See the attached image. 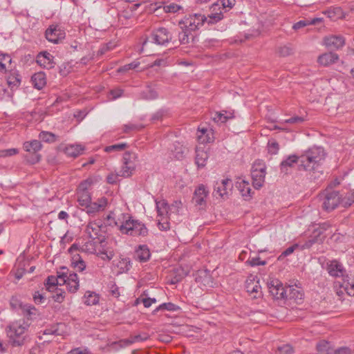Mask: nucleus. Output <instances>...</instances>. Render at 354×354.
<instances>
[{"label":"nucleus","mask_w":354,"mask_h":354,"mask_svg":"<svg viewBox=\"0 0 354 354\" xmlns=\"http://www.w3.org/2000/svg\"><path fill=\"white\" fill-rule=\"evenodd\" d=\"M326 155L323 147L313 146L308 148L299 155L298 169L309 173L320 172Z\"/></svg>","instance_id":"f257e3e1"},{"label":"nucleus","mask_w":354,"mask_h":354,"mask_svg":"<svg viewBox=\"0 0 354 354\" xmlns=\"http://www.w3.org/2000/svg\"><path fill=\"white\" fill-rule=\"evenodd\" d=\"M29 324L24 320L11 322L6 328L8 335L14 346H21L25 344V337L23 335L28 330Z\"/></svg>","instance_id":"f03ea898"},{"label":"nucleus","mask_w":354,"mask_h":354,"mask_svg":"<svg viewBox=\"0 0 354 354\" xmlns=\"http://www.w3.org/2000/svg\"><path fill=\"white\" fill-rule=\"evenodd\" d=\"M120 230L122 234L131 236H145L148 234V230L145 224L139 222L138 220H134L129 217L128 220L125 221L120 226Z\"/></svg>","instance_id":"7ed1b4c3"},{"label":"nucleus","mask_w":354,"mask_h":354,"mask_svg":"<svg viewBox=\"0 0 354 354\" xmlns=\"http://www.w3.org/2000/svg\"><path fill=\"white\" fill-rule=\"evenodd\" d=\"M106 225L102 220L90 221L86 227L85 232L88 238L93 240H97L101 246H104L105 243L104 236L102 233L105 232Z\"/></svg>","instance_id":"20e7f679"},{"label":"nucleus","mask_w":354,"mask_h":354,"mask_svg":"<svg viewBox=\"0 0 354 354\" xmlns=\"http://www.w3.org/2000/svg\"><path fill=\"white\" fill-rule=\"evenodd\" d=\"M137 155L134 152L126 151L123 154L120 176L124 178L131 176L136 167Z\"/></svg>","instance_id":"39448f33"},{"label":"nucleus","mask_w":354,"mask_h":354,"mask_svg":"<svg viewBox=\"0 0 354 354\" xmlns=\"http://www.w3.org/2000/svg\"><path fill=\"white\" fill-rule=\"evenodd\" d=\"M171 41V36L169 32L164 28H160L151 33L150 36L144 38L142 44L148 43L155 44H165Z\"/></svg>","instance_id":"423d86ee"},{"label":"nucleus","mask_w":354,"mask_h":354,"mask_svg":"<svg viewBox=\"0 0 354 354\" xmlns=\"http://www.w3.org/2000/svg\"><path fill=\"white\" fill-rule=\"evenodd\" d=\"M322 197L323 198V208L327 212H330L335 209L340 202L339 192L331 190L330 187L326 189L322 194Z\"/></svg>","instance_id":"0eeeda50"},{"label":"nucleus","mask_w":354,"mask_h":354,"mask_svg":"<svg viewBox=\"0 0 354 354\" xmlns=\"http://www.w3.org/2000/svg\"><path fill=\"white\" fill-rule=\"evenodd\" d=\"M62 271L58 272V277L62 279V283H66L69 292L75 293L79 288V278L76 273L68 274V269L62 267Z\"/></svg>","instance_id":"6e6552de"},{"label":"nucleus","mask_w":354,"mask_h":354,"mask_svg":"<svg viewBox=\"0 0 354 354\" xmlns=\"http://www.w3.org/2000/svg\"><path fill=\"white\" fill-rule=\"evenodd\" d=\"M205 20L206 17L201 14L189 15L185 17L180 21V24L183 25L181 26L182 28H185V30L192 32L198 29L200 26H202Z\"/></svg>","instance_id":"1a4fd4ad"},{"label":"nucleus","mask_w":354,"mask_h":354,"mask_svg":"<svg viewBox=\"0 0 354 354\" xmlns=\"http://www.w3.org/2000/svg\"><path fill=\"white\" fill-rule=\"evenodd\" d=\"M284 287L283 283L277 279H272L268 282V288L271 295L275 299H285L288 290Z\"/></svg>","instance_id":"9d476101"},{"label":"nucleus","mask_w":354,"mask_h":354,"mask_svg":"<svg viewBox=\"0 0 354 354\" xmlns=\"http://www.w3.org/2000/svg\"><path fill=\"white\" fill-rule=\"evenodd\" d=\"M41 147L42 145L41 142L37 140L25 142L24 143V149L28 152L33 153V156L30 158H26L28 162L33 165L39 161L40 156L37 153L41 150Z\"/></svg>","instance_id":"9b49d317"},{"label":"nucleus","mask_w":354,"mask_h":354,"mask_svg":"<svg viewBox=\"0 0 354 354\" xmlns=\"http://www.w3.org/2000/svg\"><path fill=\"white\" fill-rule=\"evenodd\" d=\"M46 39L52 43L61 41L66 36L65 31L58 25H51L45 32Z\"/></svg>","instance_id":"f8f14e48"},{"label":"nucleus","mask_w":354,"mask_h":354,"mask_svg":"<svg viewBox=\"0 0 354 354\" xmlns=\"http://www.w3.org/2000/svg\"><path fill=\"white\" fill-rule=\"evenodd\" d=\"M266 166L254 165L251 171L252 185L254 188L259 189L263 186L266 176Z\"/></svg>","instance_id":"ddd939ff"},{"label":"nucleus","mask_w":354,"mask_h":354,"mask_svg":"<svg viewBox=\"0 0 354 354\" xmlns=\"http://www.w3.org/2000/svg\"><path fill=\"white\" fill-rule=\"evenodd\" d=\"M326 270L330 276L333 277H344L346 270L343 265L336 259L328 261L326 265Z\"/></svg>","instance_id":"4468645a"},{"label":"nucleus","mask_w":354,"mask_h":354,"mask_svg":"<svg viewBox=\"0 0 354 354\" xmlns=\"http://www.w3.org/2000/svg\"><path fill=\"white\" fill-rule=\"evenodd\" d=\"M208 190L203 185H200L194 191L192 201L200 208H203L206 205V198L208 195Z\"/></svg>","instance_id":"2eb2a0df"},{"label":"nucleus","mask_w":354,"mask_h":354,"mask_svg":"<svg viewBox=\"0 0 354 354\" xmlns=\"http://www.w3.org/2000/svg\"><path fill=\"white\" fill-rule=\"evenodd\" d=\"M87 185L86 181L82 182L78 188L77 202L82 208L85 207L91 201V194L87 190Z\"/></svg>","instance_id":"dca6fc26"},{"label":"nucleus","mask_w":354,"mask_h":354,"mask_svg":"<svg viewBox=\"0 0 354 354\" xmlns=\"http://www.w3.org/2000/svg\"><path fill=\"white\" fill-rule=\"evenodd\" d=\"M107 205V199L104 197L99 198L95 202H90L85 207L82 208L88 215H94L97 212L104 209Z\"/></svg>","instance_id":"f3484780"},{"label":"nucleus","mask_w":354,"mask_h":354,"mask_svg":"<svg viewBox=\"0 0 354 354\" xmlns=\"http://www.w3.org/2000/svg\"><path fill=\"white\" fill-rule=\"evenodd\" d=\"M299 155H290L280 163V171L284 174H288L290 169L292 168L296 164L299 165Z\"/></svg>","instance_id":"a211bd4d"},{"label":"nucleus","mask_w":354,"mask_h":354,"mask_svg":"<svg viewBox=\"0 0 354 354\" xmlns=\"http://www.w3.org/2000/svg\"><path fill=\"white\" fill-rule=\"evenodd\" d=\"M232 180L229 178L223 179L220 183L216 182L214 185V194H218L221 197L227 195V189L232 187Z\"/></svg>","instance_id":"6ab92c4d"},{"label":"nucleus","mask_w":354,"mask_h":354,"mask_svg":"<svg viewBox=\"0 0 354 354\" xmlns=\"http://www.w3.org/2000/svg\"><path fill=\"white\" fill-rule=\"evenodd\" d=\"M286 290H288V292L285 299H292L297 303H299L302 300L304 293L299 288L288 286L286 287Z\"/></svg>","instance_id":"aec40b11"},{"label":"nucleus","mask_w":354,"mask_h":354,"mask_svg":"<svg viewBox=\"0 0 354 354\" xmlns=\"http://www.w3.org/2000/svg\"><path fill=\"white\" fill-rule=\"evenodd\" d=\"M151 257L149 249L146 245H139L135 252V259L140 262L147 261Z\"/></svg>","instance_id":"412c9836"},{"label":"nucleus","mask_w":354,"mask_h":354,"mask_svg":"<svg viewBox=\"0 0 354 354\" xmlns=\"http://www.w3.org/2000/svg\"><path fill=\"white\" fill-rule=\"evenodd\" d=\"M31 81L35 88L41 90L46 84V74L41 71L35 73L31 77Z\"/></svg>","instance_id":"4be33fe9"},{"label":"nucleus","mask_w":354,"mask_h":354,"mask_svg":"<svg viewBox=\"0 0 354 354\" xmlns=\"http://www.w3.org/2000/svg\"><path fill=\"white\" fill-rule=\"evenodd\" d=\"M338 58L339 57L336 53L330 52L319 55L317 61L321 65L328 66L336 62Z\"/></svg>","instance_id":"5701e85b"},{"label":"nucleus","mask_w":354,"mask_h":354,"mask_svg":"<svg viewBox=\"0 0 354 354\" xmlns=\"http://www.w3.org/2000/svg\"><path fill=\"white\" fill-rule=\"evenodd\" d=\"M183 30L179 33V41L181 43V44H189L190 42L194 43L198 41L196 40V37L194 35V34L190 32L189 30H185V28H182Z\"/></svg>","instance_id":"b1692460"},{"label":"nucleus","mask_w":354,"mask_h":354,"mask_svg":"<svg viewBox=\"0 0 354 354\" xmlns=\"http://www.w3.org/2000/svg\"><path fill=\"white\" fill-rule=\"evenodd\" d=\"M84 150V147L80 145H72L65 148V153L68 156L76 158Z\"/></svg>","instance_id":"393cba45"},{"label":"nucleus","mask_w":354,"mask_h":354,"mask_svg":"<svg viewBox=\"0 0 354 354\" xmlns=\"http://www.w3.org/2000/svg\"><path fill=\"white\" fill-rule=\"evenodd\" d=\"M116 266L120 274L127 272L131 268V260L129 257H120Z\"/></svg>","instance_id":"a878e982"},{"label":"nucleus","mask_w":354,"mask_h":354,"mask_svg":"<svg viewBox=\"0 0 354 354\" xmlns=\"http://www.w3.org/2000/svg\"><path fill=\"white\" fill-rule=\"evenodd\" d=\"M208 154L203 149H196L195 162L198 167H203L208 159Z\"/></svg>","instance_id":"bb28decb"},{"label":"nucleus","mask_w":354,"mask_h":354,"mask_svg":"<svg viewBox=\"0 0 354 354\" xmlns=\"http://www.w3.org/2000/svg\"><path fill=\"white\" fill-rule=\"evenodd\" d=\"M346 40L341 35H330L324 39V44H344Z\"/></svg>","instance_id":"cd10ccee"},{"label":"nucleus","mask_w":354,"mask_h":354,"mask_svg":"<svg viewBox=\"0 0 354 354\" xmlns=\"http://www.w3.org/2000/svg\"><path fill=\"white\" fill-rule=\"evenodd\" d=\"M53 57L48 52L44 51L39 53L37 55V63L43 65H49V67H53Z\"/></svg>","instance_id":"c85d7f7f"},{"label":"nucleus","mask_w":354,"mask_h":354,"mask_svg":"<svg viewBox=\"0 0 354 354\" xmlns=\"http://www.w3.org/2000/svg\"><path fill=\"white\" fill-rule=\"evenodd\" d=\"M196 281L203 286H207L212 282L211 276L207 270L199 271L196 277Z\"/></svg>","instance_id":"c756f323"},{"label":"nucleus","mask_w":354,"mask_h":354,"mask_svg":"<svg viewBox=\"0 0 354 354\" xmlns=\"http://www.w3.org/2000/svg\"><path fill=\"white\" fill-rule=\"evenodd\" d=\"M97 256L100 257L104 261H111L114 257V252L113 250H109L105 248V243L104 246L102 247L100 244V248L97 253Z\"/></svg>","instance_id":"7c9ffc66"},{"label":"nucleus","mask_w":354,"mask_h":354,"mask_svg":"<svg viewBox=\"0 0 354 354\" xmlns=\"http://www.w3.org/2000/svg\"><path fill=\"white\" fill-rule=\"evenodd\" d=\"M149 337L147 333H143L142 335H131L128 339L122 340V342L126 345H130L138 342H144L148 339Z\"/></svg>","instance_id":"2f4dec72"},{"label":"nucleus","mask_w":354,"mask_h":354,"mask_svg":"<svg viewBox=\"0 0 354 354\" xmlns=\"http://www.w3.org/2000/svg\"><path fill=\"white\" fill-rule=\"evenodd\" d=\"M58 283L59 279H57V277L51 275L48 277V278L46 279L44 285L48 291L54 292V290L57 289Z\"/></svg>","instance_id":"473e14b6"},{"label":"nucleus","mask_w":354,"mask_h":354,"mask_svg":"<svg viewBox=\"0 0 354 354\" xmlns=\"http://www.w3.org/2000/svg\"><path fill=\"white\" fill-rule=\"evenodd\" d=\"M84 304L87 306H92L98 304L99 296L94 292L86 291L84 295Z\"/></svg>","instance_id":"72a5a7b5"},{"label":"nucleus","mask_w":354,"mask_h":354,"mask_svg":"<svg viewBox=\"0 0 354 354\" xmlns=\"http://www.w3.org/2000/svg\"><path fill=\"white\" fill-rule=\"evenodd\" d=\"M71 266L79 272L86 268V263L79 254L73 257Z\"/></svg>","instance_id":"f704fd0d"},{"label":"nucleus","mask_w":354,"mask_h":354,"mask_svg":"<svg viewBox=\"0 0 354 354\" xmlns=\"http://www.w3.org/2000/svg\"><path fill=\"white\" fill-rule=\"evenodd\" d=\"M97 243H99L97 240L95 241V240L92 239L91 241L86 242L82 245V248L87 252L97 254L100 248V246L98 247Z\"/></svg>","instance_id":"c9c22d12"},{"label":"nucleus","mask_w":354,"mask_h":354,"mask_svg":"<svg viewBox=\"0 0 354 354\" xmlns=\"http://www.w3.org/2000/svg\"><path fill=\"white\" fill-rule=\"evenodd\" d=\"M321 20H322V19H320V18H314V19H311L301 20V21L295 23L293 25L292 28L295 30H299V29L302 28L308 25L316 24L317 22L321 21Z\"/></svg>","instance_id":"e433bc0d"},{"label":"nucleus","mask_w":354,"mask_h":354,"mask_svg":"<svg viewBox=\"0 0 354 354\" xmlns=\"http://www.w3.org/2000/svg\"><path fill=\"white\" fill-rule=\"evenodd\" d=\"M239 189L241 195L245 198H250L251 197V188L250 187L249 183L245 180H242L239 183Z\"/></svg>","instance_id":"4c0bfd02"},{"label":"nucleus","mask_w":354,"mask_h":354,"mask_svg":"<svg viewBox=\"0 0 354 354\" xmlns=\"http://www.w3.org/2000/svg\"><path fill=\"white\" fill-rule=\"evenodd\" d=\"M39 138L41 141L48 143H53L57 140V136L48 131H41Z\"/></svg>","instance_id":"58836bf2"},{"label":"nucleus","mask_w":354,"mask_h":354,"mask_svg":"<svg viewBox=\"0 0 354 354\" xmlns=\"http://www.w3.org/2000/svg\"><path fill=\"white\" fill-rule=\"evenodd\" d=\"M179 309H180V307L173 303H171V302L163 303V304H160L158 308H156L153 311V313L156 314L158 311L164 310L174 312V311H177Z\"/></svg>","instance_id":"ea45409f"},{"label":"nucleus","mask_w":354,"mask_h":354,"mask_svg":"<svg viewBox=\"0 0 354 354\" xmlns=\"http://www.w3.org/2000/svg\"><path fill=\"white\" fill-rule=\"evenodd\" d=\"M7 81L10 86H18L21 83L20 75L16 71L10 72Z\"/></svg>","instance_id":"a19ab883"},{"label":"nucleus","mask_w":354,"mask_h":354,"mask_svg":"<svg viewBox=\"0 0 354 354\" xmlns=\"http://www.w3.org/2000/svg\"><path fill=\"white\" fill-rule=\"evenodd\" d=\"M158 97V93L153 88L148 87L146 91L140 93V98L143 100H154Z\"/></svg>","instance_id":"79ce46f5"},{"label":"nucleus","mask_w":354,"mask_h":354,"mask_svg":"<svg viewBox=\"0 0 354 354\" xmlns=\"http://www.w3.org/2000/svg\"><path fill=\"white\" fill-rule=\"evenodd\" d=\"M245 288L250 294H261V286L258 282L255 283L252 281L247 282Z\"/></svg>","instance_id":"37998d69"},{"label":"nucleus","mask_w":354,"mask_h":354,"mask_svg":"<svg viewBox=\"0 0 354 354\" xmlns=\"http://www.w3.org/2000/svg\"><path fill=\"white\" fill-rule=\"evenodd\" d=\"M127 147L128 145L127 143H118L106 147L104 151L108 153L112 151H121L124 150Z\"/></svg>","instance_id":"c03bdc74"},{"label":"nucleus","mask_w":354,"mask_h":354,"mask_svg":"<svg viewBox=\"0 0 354 354\" xmlns=\"http://www.w3.org/2000/svg\"><path fill=\"white\" fill-rule=\"evenodd\" d=\"M6 62L10 64L12 62V59L8 54H1L0 55V72L6 71Z\"/></svg>","instance_id":"a18cd8bd"},{"label":"nucleus","mask_w":354,"mask_h":354,"mask_svg":"<svg viewBox=\"0 0 354 354\" xmlns=\"http://www.w3.org/2000/svg\"><path fill=\"white\" fill-rule=\"evenodd\" d=\"M61 326H62V324H57L56 325L51 326L50 328H46L44 330L43 334L61 335L62 333L59 331V327Z\"/></svg>","instance_id":"49530a36"},{"label":"nucleus","mask_w":354,"mask_h":354,"mask_svg":"<svg viewBox=\"0 0 354 354\" xmlns=\"http://www.w3.org/2000/svg\"><path fill=\"white\" fill-rule=\"evenodd\" d=\"M72 68L73 66L70 63H63L59 66V73L60 75L65 77L72 71Z\"/></svg>","instance_id":"de8ad7c7"},{"label":"nucleus","mask_w":354,"mask_h":354,"mask_svg":"<svg viewBox=\"0 0 354 354\" xmlns=\"http://www.w3.org/2000/svg\"><path fill=\"white\" fill-rule=\"evenodd\" d=\"M156 208L158 214L160 216H162L168 212V204L165 201L157 202Z\"/></svg>","instance_id":"09e8293b"},{"label":"nucleus","mask_w":354,"mask_h":354,"mask_svg":"<svg viewBox=\"0 0 354 354\" xmlns=\"http://www.w3.org/2000/svg\"><path fill=\"white\" fill-rule=\"evenodd\" d=\"M227 112L225 111V113L221 112H216L212 116V119L215 122L225 123L229 118L231 117L225 115Z\"/></svg>","instance_id":"8fccbe9b"},{"label":"nucleus","mask_w":354,"mask_h":354,"mask_svg":"<svg viewBox=\"0 0 354 354\" xmlns=\"http://www.w3.org/2000/svg\"><path fill=\"white\" fill-rule=\"evenodd\" d=\"M19 308H21L22 310V311L24 313H26V315L28 316L35 315V311L37 310L35 307L33 306L32 305L24 304H19Z\"/></svg>","instance_id":"3c124183"},{"label":"nucleus","mask_w":354,"mask_h":354,"mask_svg":"<svg viewBox=\"0 0 354 354\" xmlns=\"http://www.w3.org/2000/svg\"><path fill=\"white\" fill-rule=\"evenodd\" d=\"M279 149V143L276 140H269L268 143V150L271 154H277Z\"/></svg>","instance_id":"603ef678"},{"label":"nucleus","mask_w":354,"mask_h":354,"mask_svg":"<svg viewBox=\"0 0 354 354\" xmlns=\"http://www.w3.org/2000/svg\"><path fill=\"white\" fill-rule=\"evenodd\" d=\"M19 153L16 148L6 149L0 150V158H6L15 156Z\"/></svg>","instance_id":"864d4df0"},{"label":"nucleus","mask_w":354,"mask_h":354,"mask_svg":"<svg viewBox=\"0 0 354 354\" xmlns=\"http://www.w3.org/2000/svg\"><path fill=\"white\" fill-rule=\"evenodd\" d=\"M139 65H140V62H139L134 61V62H131L130 64H125V65L120 67L118 69V73L126 72V71H127L129 70L136 68Z\"/></svg>","instance_id":"5fc2aeb1"},{"label":"nucleus","mask_w":354,"mask_h":354,"mask_svg":"<svg viewBox=\"0 0 354 354\" xmlns=\"http://www.w3.org/2000/svg\"><path fill=\"white\" fill-rule=\"evenodd\" d=\"M246 263L252 267L257 266H264L266 264V261H261L259 257L249 258Z\"/></svg>","instance_id":"6e6d98bb"},{"label":"nucleus","mask_w":354,"mask_h":354,"mask_svg":"<svg viewBox=\"0 0 354 354\" xmlns=\"http://www.w3.org/2000/svg\"><path fill=\"white\" fill-rule=\"evenodd\" d=\"M55 292L53 296V299L56 302L61 303L64 300L65 292L61 288H57V289L54 290Z\"/></svg>","instance_id":"4d7b16f0"},{"label":"nucleus","mask_w":354,"mask_h":354,"mask_svg":"<svg viewBox=\"0 0 354 354\" xmlns=\"http://www.w3.org/2000/svg\"><path fill=\"white\" fill-rule=\"evenodd\" d=\"M331 225L329 222H324L319 224V228L314 230L313 234H317V236L320 235L326 230H327Z\"/></svg>","instance_id":"13d9d810"},{"label":"nucleus","mask_w":354,"mask_h":354,"mask_svg":"<svg viewBox=\"0 0 354 354\" xmlns=\"http://www.w3.org/2000/svg\"><path fill=\"white\" fill-rule=\"evenodd\" d=\"M279 55L285 57L288 56L292 52V48L288 46H280L277 50Z\"/></svg>","instance_id":"bf43d9fd"},{"label":"nucleus","mask_w":354,"mask_h":354,"mask_svg":"<svg viewBox=\"0 0 354 354\" xmlns=\"http://www.w3.org/2000/svg\"><path fill=\"white\" fill-rule=\"evenodd\" d=\"M181 7L176 3H170L169 5L165 6L163 9L166 12L175 13L178 12Z\"/></svg>","instance_id":"052dcab7"},{"label":"nucleus","mask_w":354,"mask_h":354,"mask_svg":"<svg viewBox=\"0 0 354 354\" xmlns=\"http://www.w3.org/2000/svg\"><path fill=\"white\" fill-rule=\"evenodd\" d=\"M144 127L142 125H138V124H129L124 125V131L125 133H129L131 131L134 130H141Z\"/></svg>","instance_id":"680f3d73"},{"label":"nucleus","mask_w":354,"mask_h":354,"mask_svg":"<svg viewBox=\"0 0 354 354\" xmlns=\"http://www.w3.org/2000/svg\"><path fill=\"white\" fill-rule=\"evenodd\" d=\"M297 247V244H295L293 245L288 247L281 254V255L279 257V259H282L283 257H286L291 254Z\"/></svg>","instance_id":"e2e57ef3"},{"label":"nucleus","mask_w":354,"mask_h":354,"mask_svg":"<svg viewBox=\"0 0 354 354\" xmlns=\"http://www.w3.org/2000/svg\"><path fill=\"white\" fill-rule=\"evenodd\" d=\"M33 300L35 304H40L45 301L46 298L43 294H41L39 291H36L33 295Z\"/></svg>","instance_id":"0e129e2a"},{"label":"nucleus","mask_w":354,"mask_h":354,"mask_svg":"<svg viewBox=\"0 0 354 354\" xmlns=\"http://www.w3.org/2000/svg\"><path fill=\"white\" fill-rule=\"evenodd\" d=\"M304 122V118L300 116H294L291 117L289 119L285 120V123H290V124H301Z\"/></svg>","instance_id":"69168bd1"},{"label":"nucleus","mask_w":354,"mask_h":354,"mask_svg":"<svg viewBox=\"0 0 354 354\" xmlns=\"http://www.w3.org/2000/svg\"><path fill=\"white\" fill-rule=\"evenodd\" d=\"M69 354H91L90 351L87 348L82 349L81 348H75L72 349Z\"/></svg>","instance_id":"338daca9"},{"label":"nucleus","mask_w":354,"mask_h":354,"mask_svg":"<svg viewBox=\"0 0 354 354\" xmlns=\"http://www.w3.org/2000/svg\"><path fill=\"white\" fill-rule=\"evenodd\" d=\"M279 351L281 354H292L293 353V349L290 345L286 344L279 347Z\"/></svg>","instance_id":"774afa93"}]
</instances>
